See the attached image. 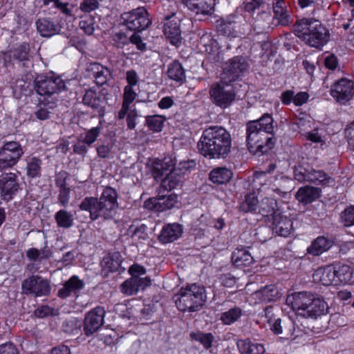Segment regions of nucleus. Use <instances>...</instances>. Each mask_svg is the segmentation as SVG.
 I'll use <instances>...</instances> for the list:
<instances>
[{"label":"nucleus","mask_w":354,"mask_h":354,"mask_svg":"<svg viewBox=\"0 0 354 354\" xmlns=\"http://www.w3.org/2000/svg\"><path fill=\"white\" fill-rule=\"evenodd\" d=\"M118 194L116 191L110 187H106L100 198L86 197L81 203L80 208L88 211L92 220L99 218L109 219L113 217L118 207Z\"/></svg>","instance_id":"1"},{"label":"nucleus","mask_w":354,"mask_h":354,"mask_svg":"<svg viewBox=\"0 0 354 354\" xmlns=\"http://www.w3.org/2000/svg\"><path fill=\"white\" fill-rule=\"evenodd\" d=\"M286 303L299 315L317 318L328 313V306L322 299L307 292H294L288 295Z\"/></svg>","instance_id":"2"},{"label":"nucleus","mask_w":354,"mask_h":354,"mask_svg":"<svg viewBox=\"0 0 354 354\" xmlns=\"http://www.w3.org/2000/svg\"><path fill=\"white\" fill-rule=\"evenodd\" d=\"M295 35L306 44L321 48L329 40L328 30L315 19H303L295 24Z\"/></svg>","instance_id":"3"},{"label":"nucleus","mask_w":354,"mask_h":354,"mask_svg":"<svg viewBox=\"0 0 354 354\" xmlns=\"http://www.w3.org/2000/svg\"><path fill=\"white\" fill-rule=\"evenodd\" d=\"M257 122L247 124V143L250 153L261 156L272 149L276 142L273 136H269L257 127Z\"/></svg>","instance_id":"4"},{"label":"nucleus","mask_w":354,"mask_h":354,"mask_svg":"<svg viewBox=\"0 0 354 354\" xmlns=\"http://www.w3.org/2000/svg\"><path fill=\"white\" fill-rule=\"evenodd\" d=\"M176 301L177 308L181 311L194 312L204 304L205 289L195 283L181 288Z\"/></svg>","instance_id":"5"},{"label":"nucleus","mask_w":354,"mask_h":354,"mask_svg":"<svg viewBox=\"0 0 354 354\" xmlns=\"http://www.w3.org/2000/svg\"><path fill=\"white\" fill-rule=\"evenodd\" d=\"M198 149L205 157L219 158L221 154V134L220 128L211 127L204 131L198 144Z\"/></svg>","instance_id":"6"},{"label":"nucleus","mask_w":354,"mask_h":354,"mask_svg":"<svg viewBox=\"0 0 354 354\" xmlns=\"http://www.w3.org/2000/svg\"><path fill=\"white\" fill-rule=\"evenodd\" d=\"M122 19L127 28L135 32H141L151 24L149 14L144 7H139L130 12H124Z\"/></svg>","instance_id":"7"},{"label":"nucleus","mask_w":354,"mask_h":354,"mask_svg":"<svg viewBox=\"0 0 354 354\" xmlns=\"http://www.w3.org/2000/svg\"><path fill=\"white\" fill-rule=\"evenodd\" d=\"M36 92L44 96H50L65 89V82L58 76L39 75L35 80Z\"/></svg>","instance_id":"8"},{"label":"nucleus","mask_w":354,"mask_h":354,"mask_svg":"<svg viewBox=\"0 0 354 354\" xmlns=\"http://www.w3.org/2000/svg\"><path fill=\"white\" fill-rule=\"evenodd\" d=\"M24 151L21 145L17 142H6L0 150V169H4L15 165Z\"/></svg>","instance_id":"9"},{"label":"nucleus","mask_w":354,"mask_h":354,"mask_svg":"<svg viewBox=\"0 0 354 354\" xmlns=\"http://www.w3.org/2000/svg\"><path fill=\"white\" fill-rule=\"evenodd\" d=\"M50 288L49 282L39 276L28 277L22 283L23 292L35 297L48 295L50 292Z\"/></svg>","instance_id":"10"},{"label":"nucleus","mask_w":354,"mask_h":354,"mask_svg":"<svg viewBox=\"0 0 354 354\" xmlns=\"http://www.w3.org/2000/svg\"><path fill=\"white\" fill-rule=\"evenodd\" d=\"M331 95L338 102L346 103L354 96V83L346 79L338 80L332 86Z\"/></svg>","instance_id":"11"},{"label":"nucleus","mask_w":354,"mask_h":354,"mask_svg":"<svg viewBox=\"0 0 354 354\" xmlns=\"http://www.w3.org/2000/svg\"><path fill=\"white\" fill-rule=\"evenodd\" d=\"M105 313L104 308L97 306L86 314L84 323L86 335L93 334L103 325Z\"/></svg>","instance_id":"12"},{"label":"nucleus","mask_w":354,"mask_h":354,"mask_svg":"<svg viewBox=\"0 0 354 354\" xmlns=\"http://www.w3.org/2000/svg\"><path fill=\"white\" fill-rule=\"evenodd\" d=\"M228 341L226 350H229V353H231V349H234L235 345L241 354H263L265 353V348L262 344L252 343L249 339L236 342L233 335L230 334Z\"/></svg>","instance_id":"13"},{"label":"nucleus","mask_w":354,"mask_h":354,"mask_svg":"<svg viewBox=\"0 0 354 354\" xmlns=\"http://www.w3.org/2000/svg\"><path fill=\"white\" fill-rule=\"evenodd\" d=\"M272 231L281 236H288L293 231L292 220L283 212H275L272 217Z\"/></svg>","instance_id":"14"},{"label":"nucleus","mask_w":354,"mask_h":354,"mask_svg":"<svg viewBox=\"0 0 354 354\" xmlns=\"http://www.w3.org/2000/svg\"><path fill=\"white\" fill-rule=\"evenodd\" d=\"M17 176L13 173L3 174L0 177L1 195L5 200H10L19 189Z\"/></svg>","instance_id":"15"},{"label":"nucleus","mask_w":354,"mask_h":354,"mask_svg":"<svg viewBox=\"0 0 354 354\" xmlns=\"http://www.w3.org/2000/svg\"><path fill=\"white\" fill-rule=\"evenodd\" d=\"M190 10L196 14L212 15L214 10L216 0H181Z\"/></svg>","instance_id":"16"},{"label":"nucleus","mask_w":354,"mask_h":354,"mask_svg":"<svg viewBox=\"0 0 354 354\" xmlns=\"http://www.w3.org/2000/svg\"><path fill=\"white\" fill-rule=\"evenodd\" d=\"M29 53L28 44L24 43L12 50L7 52H1L0 57L3 60L4 64L8 66L11 64L12 61H24L28 59Z\"/></svg>","instance_id":"17"},{"label":"nucleus","mask_w":354,"mask_h":354,"mask_svg":"<svg viewBox=\"0 0 354 354\" xmlns=\"http://www.w3.org/2000/svg\"><path fill=\"white\" fill-rule=\"evenodd\" d=\"M151 284V279L145 277L144 278L131 277L124 281L121 286V292L127 295H133L140 289H144Z\"/></svg>","instance_id":"18"},{"label":"nucleus","mask_w":354,"mask_h":354,"mask_svg":"<svg viewBox=\"0 0 354 354\" xmlns=\"http://www.w3.org/2000/svg\"><path fill=\"white\" fill-rule=\"evenodd\" d=\"M315 280L319 281L324 286L337 285L338 279L332 266L317 269L313 274Z\"/></svg>","instance_id":"19"},{"label":"nucleus","mask_w":354,"mask_h":354,"mask_svg":"<svg viewBox=\"0 0 354 354\" xmlns=\"http://www.w3.org/2000/svg\"><path fill=\"white\" fill-rule=\"evenodd\" d=\"M97 85L105 84L111 77V71L99 63H92L88 67Z\"/></svg>","instance_id":"20"},{"label":"nucleus","mask_w":354,"mask_h":354,"mask_svg":"<svg viewBox=\"0 0 354 354\" xmlns=\"http://www.w3.org/2000/svg\"><path fill=\"white\" fill-rule=\"evenodd\" d=\"M35 24L38 32L44 37H52L60 31L59 26L47 18H40Z\"/></svg>","instance_id":"21"},{"label":"nucleus","mask_w":354,"mask_h":354,"mask_svg":"<svg viewBox=\"0 0 354 354\" xmlns=\"http://www.w3.org/2000/svg\"><path fill=\"white\" fill-rule=\"evenodd\" d=\"M183 229L180 225L168 224L162 228L159 240L164 243L173 242L181 235Z\"/></svg>","instance_id":"22"},{"label":"nucleus","mask_w":354,"mask_h":354,"mask_svg":"<svg viewBox=\"0 0 354 354\" xmlns=\"http://www.w3.org/2000/svg\"><path fill=\"white\" fill-rule=\"evenodd\" d=\"M333 244L332 240L324 236H320L312 242L310 246L308 248V252L314 256H319L328 251L333 246Z\"/></svg>","instance_id":"23"},{"label":"nucleus","mask_w":354,"mask_h":354,"mask_svg":"<svg viewBox=\"0 0 354 354\" xmlns=\"http://www.w3.org/2000/svg\"><path fill=\"white\" fill-rule=\"evenodd\" d=\"M321 190L319 188L306 186L301 187L297 192V199L304 204H308L320 196Z\"/></svg>","instance_id":"24"},{"label":"nucleus","mask_w":354,"mask_h":354,"mask_svg":"<svg viewBox=\"0 0 354 354\" xmlns=\"http://www.w3.org/2000/svg\"><path fill=\"white\" fill-rule=\"evenodd\" d=\"M84 286L83 281L80 280L77 276L71 277L58 292L59 297L65 298L69 296L72 292L76 293L82 290Z\"/></svg>","instance_id":"25"},{"label":"nucleus","mask_w":354,"mask_h":354,"mask_svg":"<svg viewBox=\"0 0 354 354\" xmlns=\"http://www.w3.org/2000/svg\"><path fill=\"white\" fill-rule=\"evenodd\" d=\"M82 102L85 105L97 110L100 115L104 114V110L102 105L104 101L97 95L95 91L91 89L87 90L84 95Z\"/></svg>","instance_id":"26"},{"label":"nucleus","mask_w":354,"mask_h":354,"mask_svg":"<svg viewBox=\"0 0 354 354\" xmlns=\"http://www.w3.org/2000/svg\"><path fill=\"white\" fill-rule=\"evenodd\" d=\"M232 262L236 267L249 266L253 261V257L245 249H236L232 254Z\"/></svg>","instance_id":"27"},{"label":"nucleus","mask_w":354,"mask_h":354,"mask_svg":"<svg viewBox=\"0 0 354 354\" xmlns=\"http://www.w3.org/2000/svg\"><path fill=\"white\" fill-rule=\"evenodd\" d=\"M272 8L274 17L281 25H286L288 22V13L285 0H273Z\"/></svg>","instance_id":"28"},{"label":"nucleus","mask_w":354,"mask_h":354,"mask_svg":"<svg viewBox=\"0 0 354 354\" xmlns=\"http://www.w3.org/2000/svg\"><path fill=\"white\" fill-rule=\"evenodd\" d=\"M306 179L313 183L322 185H326L334 182V180L324 172L316 170L307 171Z\"/></svg>","instance_id":"29"},{"label":"nucleus","mask_w":354,"mask_h":354,"mask_svg":"<svg viewBox=\"0 0 354 354\" xmlns=\"http://www.w3.org/2000/svg\"><path fill=\"white\" fill-rule=\"evenodd\" d=\"M248 65L243 57H234L232 59L227 68L228 72L233 75L232 80H234L238 75L247 70Z\"/></svg>","instance_id":"30"},{"label":"nucleus","mask_w":354,"mask_h":354,"mask_svg":"<svg viewBox=\"0 0 354 354\" xmlns=\"http://www.w3.org/2000/svg\"><path fill=\"white\" fill-rule=\"evenodd\" d=\"M167 74L169 77L174 81L183 82L185 80V70L178 61H174L169 65Z\"/></svg>","instance_id":"31"},{"label":"nucleus","mask_w":354,"mask_h":354,"mask_svg":"<svg viewBox=\"0 0 354 354\" xmlns=\"http://www.w3.org/2000/svg\"><path fill=\"white\" fill-rule=\"evenodd\" d=\"M334 267L337 279L339 283H348L353 277V269L346 264H337Z\"/></svg>","instance_id":"32"},{"label":"nucleus","mask_w":354,"mask_h":354,"mask_svg":"<svg viewBox=\"0 0 354 354\" xmlns=\"http://www.w3.org/2000/svg\"><path fill=\"white\" fill-rule=\"evenodd\" d=\"M26 175L31 178L40 176L41 160L36 157H28L26 158Z\"/></svg>","instance_id":"33"},{"label":"nucleus","mask_w":354,"mask_h":354,"mask_svg":"<svg viewBox=\"0 0 354 354\" xmlns=\"http://www.w3.org/2000/svg\"><path fill=\"white\" fill-rule=\"evenodd\" d=\"M249 122H257V127L259 129L263 130L268 136L270 134L272 136L274 127H273V119L271 115L265 113L259 119L250 121Z\"/></svg>","instance_id":"34"},{"label":"nucleus","mask_w":354,"mask_h":354,"mask_svg":"<svg viewBox=\"0 0 354 354\" xmlns=\"http://www.w3.org/2000/svg\"><path fill=\"white\" fill-rule=\"evenodd\" d=\"M164 33L173 44H177L180 39V30L176 24L168 22L164 26Z\"/></svg>","instance_id":"35"},{"label":"nucleus","mask_w":354,"mask_h":354,"mask_svg":"<svg viewBox=\"0 0 354 354\" xmlns=\"http://www.w3.org/2000/svg\"><path fill=\"white\" fill-rule=\"evenodd\" d=\"M258 297L262 300V301L268 302L275 300L279 295L278 290L273 286H267L259 291L256 292Z\"/></svg>","instance_id":"36"},{"label":"nucleus","mask_w":354,"mask_h":354,"mask_svg":"<svg viewBox=\"0 0 354 354\" xmlns=\"http://www.w3.org/2000/svg\"><path fill=\"white\" fill-rule=\"evenodd\" d=\"M182 177L176 172H171L162 180L161 186L164 189L171 191L176 188L181 183Z\"/></svg>","instance_id":"37"},{"label":"nucleus","mask_w":354,"mask_h":354,"mask_svg":"<svg viewBox=\"0 0 354 354\" xmlns=\"http://www.w3.org/2000/svg\"><path fill=\"white\" fill-rule=\"evenodd\" d=\"M177 196L169 194L157 198L158 211L162 212L172 208L176 203Z\"/></svg>","instance_id":"38"},{"label":"nucleus","mask_w":354,"mask_h":354,"mask_svg":"<svg viewBox=\"0 0 354 354\" xmlns=\"http://www.w3.org/2000/svg\"><path fill=\"white\" fill-rule=\"evenodd\" d=\"M55 217L59 227L68 228L73 225V215L66 210H59L56 213Z\"/></svg>","instance_id":"39"},{"label":"nucleus","mask_w":354,"mask_h":354,"mask_svg":"<svg viewBox=\"0 0 354 354\" xmlns=\"http://www.w3.org/2000/svg\"><path fill=\"white\" fill-rule=\"evenodd\" d=\"M276 207V202L272 198H265L261 201L259 205V213L263 216H268L269 214L274 216V213L279 212L274 211Z\"/></svg>","instance_id":"40"},{"label":"nucleus","mask_w":354,"mask_h":354,"mask_svg":"<svg viewBox=\"0 0 354 354\" xmlns=\"http://www.w3.org/2000/svg\"><path fill=\"white\" fill-rule=\"evenodd\" d=\"M52 255V252L48 248H44L39 250L36 248H31L27 251V257L32 261H41L42 259H49Z\"/></svg>","instance_id":"41"},{"label":"nucleus","mask_w":354,"mask_h":354,"mask_svg":"<svg viewBox=\"0 0 354 354\" xmlns=\"http://www.w3.org/2000/svg\"><path fill=\"white\" fill-rule=\"evenodd\" d=\"M259 207V201L254 194H250L245 196V201L240 206V209L243 212L256 211Z\"/></svg>","instance_id":"42"},{"label":"nucleus","mask_w":354,"mask_h":354,"mask_svg":"<svg viewBox=\"0 0 354 354\" xmlns=\"http://www.w3.org/2000/svg\"><path fill=\"white\" fill-rule=\"evenodd\" d=\"M190 337L192 339L200 342L205 348H210L214 340V336L212 333H192Z\"/></svg>","instance_id":"43"},{"label":"nucleus","mask_w":354,"mask_h":354,"mask_svg":"<svg viewBox=\"0 0 354 354\" xmlns=\"http://www.w3.org/2000/svg\"><path fill=\"white\" fill-rule=\"evenodd\" d=\"M104 263L109 271H117L122 263L121 255L119 252H114L111 256L104 259Z\"/></svg>","instance_id":"44"},{"label":"nucleus","mask_w":354,"mask_h":354,"mask_svg":"<svg viewBox=\"0 0 354 354\" xmlns=\"http://www.w3.org/2000/svg\"><path fill=\"white\" fill-rule=\"evenodd\" d=\"M176 159L171 156L165 157L160 164V167H157L156 169L160 170L162 174L167 171H169V173L175 172L174 167L176 164Z\"/></svg>","instance_id":"45"},{"label":"nucleus","mask_w":354,"mask_h":354,"mask_svg":"<svg viewBox=\"0 0 354 354\" xmlns=\"http://www.w3.org/2000/svg\"><path fill=\"white\" fill-rule=\"evenodd\" d=\"M241 315V310L239 308H234L223 313V322L225 324H231L236 322Z\"/></svg>","instance_id":"46"},{"label":"nucleus","mask_w":354,"mask_h":354,"mask_svg":"<svg viewBox=\"0 0 354 354\" xmlns=\"http://www.w3.org/2000/svg\"><path fill=\"white\" fill-rule=\"evenodd\" d=\"M236 93L232 86H228L225 88L223 86V107L229 106L232 102L235 100Z\"/></svg>","instance_id":"47"},{"label":"nucleus","mask_w":354,"mask_h":354,"mask_svg":"<svg viewBox=\"0 0 354 354\" xmlns=\"http://www.w3.org/2000/svg\"><path fill=\"white\" fill-rule=\"evenodd\" d=\"M212 101L218 106H221V86L219 82L212 84L209 89Z\"/></svg>","instance_id":"48"},{"label":"nucleus","mask_w":354,"mask_h":354,"mask_svg":"<svg viewBox=\"0 0 354 354\" xmlns=\"http://www.w3.org/2000/svg\"><path fill=\"white\" fill-rule=\"evenodd\" d=\"M147 122L151 130L159 132L163 126V119L159 115L150 116L147 118Z\"/></svg>","instance_id":"49"},{"label":"nucleus","mask_w":354,"mask_h":354,"mask_svg":"<svg viewBox=\"0 0 354 354\" xmlns=\"http://www.w3.org/2000/svg\"><path fill=\"white\" fill-rule=\"evenodd\" d=\"M341 219L345 226L354 225V206H350L344 209L341 214Z\"/></svg>","instance_id":"50"},{"label":"nucleus","mask_w":354,"mask_h":354,"mask_svg":"<svg viewBox=\"0 0 354 354\" xmlns=\"http://www.w3.org/2000/svg\"><path fill=\"white\" fill-rule=\"evenodd\" d=\"M295 324L294 323L289 320L286 319L283 322V336L281 337L284 339H293L294 337V331H295Z\"/></svg>","instance_id":"51"},{"label":"nucleus","mask_w":354,"mask_h":354,"mask_svg":"<svg viewBox=\"0 0 354 354\" xmlns=\"http://www.w3.org/2000/svg\"><path fill=\"white\" fill-rule=\"evenodd\" d=\"M58 310L52 308L48 306H42L35 310V314L37 317L43 318L47 316H55L58 315Z\"/></svg>","instance_id":"52"},{"label":"nucleus","mask_w":354,"mask_h":354,"mask_svg":"<svg viewBox=\"0 0 354 354\" xmlns=\"http://www.w3.org/2000/svg\"><path fill=\"white\" fill-rule=\"evenodd\" d=\"M101 133L100 127H93L88 131L86 133L84 138L83 139V142L86 143L87 145H91L97 139V136Z\"/></svg>","instance_id":"53"},{"label":"nucleus","mask_w":354,"mask_h":354,"mask_svg":"<svg viewBox=\"0 0 354 354\" xmlns=\"http://www.w3.org/2000/svg\"><path fill=\"white\" fill-rule=\"evenodd\" d=\"M137 96V93L134 91L133 87L130 86H126L124 88L123 94V103L130 105Z\"/></svg>","instance_id":"54"},{"label":"nucleus","mask_w":354,"mask_h":354,"mask_svg":"<svg viewBox=\"0 0 354 354\" xmlns=\"http://www.w3.org/2000/svg\"><path fill=\"white\" fill-rule=\"evenodd\" d=\"M99 6V3L97 0H83L80 3V8L84 12H90L97 9Z\"/></svg>","instance_id":"55"},{"label":"nucleus","mask_w":354,"mask_h":354,"mask_svg":"<svg viewBox=\"0 0 354 354\" xmlns=\"http://www.w3.org/2000/svg\"><path fill=\"white\" fill-rule=\"evenodd\" d=\"M59 192L58 200L62 206L66 207L69 202L71 189L62 187L59 189Z\"/></svg>","instance_id":"56"},{"label":"nucleus","mask_w":354,"mask_h":354,"mask_svg":"<svg viewBox=\"0 0 354 354\" xmlns=\"http://www.w3.org/2000/svg\"><path fill=\"white\" fill-rule=\"evenodd\" d=\"M223 158H224L225 155H227L230 151L231 144H232V138L230 134L224 131L223 132Z\"/></svg>","instance_id":"57"},{"label":"nucleus","mask_w":354,"mask_h":354,"mask_svg":"<svg viewBox=\"0 0 354 354\" xmlns=\"http://www.w3.org/2000/svg\"><path fill=\"white\" fill-rule=\"evenodd\" d=\"M345 135L350 149L354 151V121L346 129Z\"/></svg>","instance_id":"58"},{"label":"nucleus","mask_w":354,"mask_h":354,"mask_svg":"<svg viewBox=\"0 0 354 354\" xmlns=\"http://www.w3.org/2000/svg\"><path fill=\"white\" fill-rule=\"evenodd\" d=\"M129 272L131 277L142 278L141 276L146 273V270L140 265L133 264L129 268Z\"/></svg>","instance_id":"59"},{"label":"nucleus","mask_w":354,"mask_h":354,"mask_svg":"<svg viewBox=\"0 0 354 354\" xmlns=\"http://www.w3.org/2000/svg\"><path fill=\"white\" fill-rule=\"evenodd\" d=\"M145 231V227L144 225H142L140 227L133 228L131 227L129 230V234H131V236L133 238L135 239H145L146 237V233Z\"/></svg>","instance_id":"60"},{"label":"nucleus","mask_w":354,"mask_h":354,"mask_svg":"<svg viewBox=\"0 0 354 354\" xmlns=\"http://www.w3.org/2000/svg\"><path fill=\"white\" fill-rule=\"evenodd\" d=\"M263 3V0H246L244 9L248 12H252Z\"/></svg>","instance_id":"61"},{"label":"nucleus","mask_w":354,"mask_h":354,"mask_svg":"<svg viewBox=\"0 0 354 354\" xmlns=\"http://www.w3.org/2000/svg\"><path fill=\"white\" fill-rule=\"evenodd\" d=\"M68 178V174L64 171H59L56 176L55 183L59 189L62 187H68L66 186V179Z\"/></svg>","instance_id":"62"},{"label":"nucleus","mask_w":354,"mask_h":354,"mask_svg":"<svg viewBox=\"0 0 354 354\" xmlns=\"http://www.w3.org/2000/svg\"><path fill=\"white\" fill-rule=\"evenodd\" d=\"M0 354H19V353L13 344L6 343L0 346Z\"/></svg>","instance_id":"63"},{"label":"nucleus","mask_w":354,"mask_h":354,"mask_svg":"<svg viewBox=\"0 0 354 354\" xmlns=\"http://www.w3.org/2000/svg\"><path fill=\"white\" fill-rule=\"evenodd\" d=\"M126 80L128 83L127 86L133 87L138 82V76L137 73L133 70L128 71L126 73Z\"/></svg>","instance_id":"64"}]
</instances>
